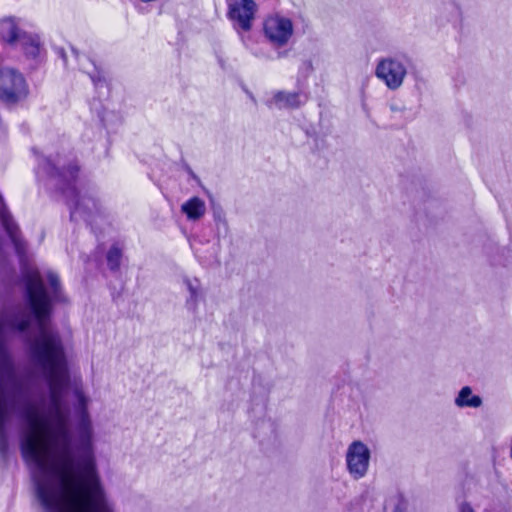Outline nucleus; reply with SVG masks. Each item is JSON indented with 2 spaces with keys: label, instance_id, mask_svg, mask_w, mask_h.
<instances>
[{
  "label": "nucleus",
  "instance_id": "f257e3e1",
  "mask_svg": "<svg viewBox=\"0 0 512 512\" xmlns=\"http://www.w3.org/2000/svg\"><path fill=\"white\" fill-rule=\"evenodd\" d=\"M37 162L38 170H42L51 177H60L67 182L68 187L65 193L67 197H69L68 205L71 219L75 221L78 219L87 221L88 216L93 211L97 210V202L91 195L86 193L81 194L71 185V181L76 179L78 172L77 164L70 161L66 166V162L60 158L55 162L43 156H37Z\"/></svg>",
  "mask_w": 512,
  "mask_h": 512
},
{
  "label": "nucleus",
  "instance_id": "f03ea898",
  "mask_svg": "<svg viewBox=\"0 0 512 512\" xmlns=\"http://www.w3.org/2000/svg\"><path fill=\"white\" fill-rule=\"evenodd\" d=\"M257 5L253 0H228V18L232 22L234 29L241 35L244 45L256 56H262L257 46L246 40L243 33L248 32L251 27Z\"/></svg>",
  "mask_w": 512,
  "mask_h": 512
},
{
  "label": "nucleus",
  "instance_id": "7ed1b4c3",
  "mask_svg": "<svg viewBox=\"0 0 512 512\" xmlns=\"http://www.w3.org/2000/svg\"><path fill=\"white\" fill-rule=\"evenodd\" d=\"M0 37L5 42L21 46L30 57L35 58L40 54L41 43L39 36L23 31L20 21L14 17L0 20Z\"/></svg>",
  "mask_w": 512,
  "mask_h": 512
},
{
  "label": "nucleus",
  "instance_id": "20e7f679",
  "mask_svg": "<svg viewBox=\"0 0 512 512\" xmlns=\"http://www.w3.org/2000/svg\"><path fill=\"white\" fill-rule=\"evenodd\" d=\"M263 34L273 47H284L293 37L294 24L287 16L279 13L271 14L263 21Z\"/></svg>",
  "mask_w": 512,
  "mask_h": 512
},
{
  "label": "nucleus",
  "instance_id": "39448f33",
  "mask_svg": "<svg viewBox=\"0 0 512 512\" xmlns=\"http://www.w3.org/2000/svg\"><path fill=\"white\" fill-rule=\"evenodd\" d=\"M375 75L388 89L397 90L406 78L407 66L400 57H383L377 62Z\"/></svg>",
  "mask_w": 512,
  "mask_h": 512
},
{
  "label": "nucleus",
  "instance_id": "423d86ee",
  "mask_svg": "<svg viewBox=\"0 0 512 512\" xmlns=\"http://www.w3.org/2000/svg\"><path fill=\"white\" fill-rule=\"evenodd\" d=\"M27 92V84L21 73L12 68L0 70V99L15 103L25 98Z\"/></svg>",
  "mask_w": 512,
  "mask_h": 512
},
{
  "label": "nucleus",
  "instance_id": "0eeeda50",
  "mask_svg": "<svg viewBox=\"0 0 512 512\" xmlns=\"http://www.w3.org/2000/svg\"><path fill=\"white\" fill-rule=\"evenodd\" d=\"M370 458L371 452L365 443L355 440L349 444L345 454V462L347 471L353 479H361L367 474Z\"/></svg>",
  "mask_w": 512,
  "mask_h": 512
},
{
  "label": "nucleus",
  "instance_id": "6e6552de",
  "mask_svg": "<svg viewBox=\"0 0 512 512\" xmlns=\"http://www.w3.org/2000/svg\"><path fill=\"white\" fill-rule=\"evenodd\" d=\"M307 100L308 94L305 92L277 91L265 103L269 108L293 109L302 106Z\"/></svg>",
  "mask_w": 512,
  "mask_h": 512
},
{
  "label": "nucleus",
  "instance_id": "1a4fd4ad",
  "mask_svg": "<svg viewBox=\"0 0 512 512\" xmlns=\"http://www.w3.org/2000/svg\"><path fill=\"white\" fill-rule=\"evenodd\" d=\"M183 283L188 291V296L185 299L184 308L186 312L193 318L198 316L199 306L203 303L205 298L204 290L196 278L184 277Z\"/></svg>",
  "mask_w": 512,
  "mask_h": 512
},
{
  "label": "nucleus",
  "instance_id": "9d476101",
  "mask_svg": "<svg viewBox=\"0 0 512 512\" xmlns=\"http://www.w3.org/2000/svg\"><path fill=\"white\" fill-rule=\"evenodd\" d=\"M79 65L83 72L89 75L94 87L101 95L108 93V84L104 71L99 67L94 60L87 56L79 58Z\"/></svg>",
  "mask_w": 512,
  "mask_h": 512
},
{
  "label": "nucleus",
  "instance_id": "9b49d317",
  "mask_svg": "<svg viewBox=\"0 0 512 512\" xmlns=\"http://www.w3.org/2000/svg\"><path fill=\"white\" fill-rule=\"evenodd\" d=\"M0 220L12 243L16 252L22 256L25 252V244L20 237L18 226L12 219L10 213L6 209L2 196L0 195Z\"/></svg>",
  "mask_w": 512,
  "mask_h": 512
},
{
  "label": "nucleus",
  "instance_id": "f8f14e48",
  "mask_svg": "<svg viewBox=\"0 0 512 512\" xmlns=\"http://www.w3.org/2000/svg\"><path fill=\"white\" fill-rule=\"evenodd\" d=\"M180 210L188 221L195 222L205 215L206 203L200 197L193 196L181 204Z\"/></svg>",
  "mask_w": 512,
  "mask_h": 512
},
{
  "label": "nucleus",
  "instance_id": "ddd939ff",
  "mask_svg": "<svg viewBox=\"0 0 512 512\" xmlns=\"http://www.w3.org/2000/svg\"><path fill=\"white\" fill-rule=\"evenodd\" d=\"M455 405L459 408H479L482 405V399L474 394L471 387L464 386L455 397Z\"/></svg>",
  "mask_w": 512,
  "mask_h": 512
},
{
  "label": "nucleus",
  "instance_id": "4468645a",
  "mask_svg": "<svg viewBox=\"0 0 512 512\" xmlns=\"http://www.w3.org/2000/svg\"><path fill=\"white\" fill-rule=\"evenodd\" d=\"M75 396L77 399V405H78L77 409H78V413H79V417H80L81 429H82L83 433L88 434L90 432V421H89L88 414L86 411L88 400L85 397V395L82 393V391L78 390V389L75 391Z\"/></svg>",
  "mask_w": 512,
  "mask_h": 512
},
{
  "label": "nucleus",
  "instance_id": "2eb2a0df",
  "mask_svg": "<svg viewBox=\"0 0 512 512\" xmlns=\"http://www.w3.org/2000/svg\"><path fill=\"white\" fill-rule=\"evenodd\" d=\"M407 502L401 494L391 496L385 504V509L391 512H405Z\"/></svg>",
  "mask_w": 512,
  "mask_h": 512
},
{
  "label": "nucleus",
  "instance_id": "dca6fc26",
  "mask_svg": "<svg viewBox=\"0 0 512 512\" xmlns=\"http://www.w3.org/2000/svg\"><path fill=\"white\" fill-rule=\"evenodd\" d=\"M121 258V251L117 246H112L107 253V262L111 270H116L119 267Z\"/></svg>",
  "mask_w": 512,
  "mask_h": 512
},
{
  "label": "nucleus",
  "instance_id": "f3484780",
  "mask_svg": "<svg viewBox=\"0 0 512 512\" xmlns=\"http://www.w3.org/2000/svg\"><path fill=\"white\" fill-rule=\"evenodd\" d=\"M474 499L471 500H462L458 502V512H476L475 507L480 506V502H475L473 505Z\"/></svg>",
  "mask_w": 512,
  "mask_h": 512
},
{
  "label": "nucleus",
  "instance_id": "a211bd4d",
  "mask_svg": "<svg viewBox=\"0 0 512 512\" xmlns=\"http://www.w3.org/2000/svg\"><path fill=\"white\" fill-rule=\"evenodd\" d=\"M509 454H510V458L512 459V438H511L510 446H509Z\"/></svg>",
  "mask_w": 512,
  "mask_h": 512
},
{
  "label": "nucleus",
  "instance_id": "6ab92c4d",
  "mask_svg": "<svg viewBox=\"0 0 512 512\" xmlns=\"http://www.w3.org/2000/svg\"><path fill=\"white\" fill-rule=\"evenodd\" d=\"M452 6L454 7V9L456 10V12L458 13V10H459V9H458V7H457V6H455L454 4H453Z\"/></svg>",
  "mask_w": 512,
  "mask_h": 512
}]
</instances>
